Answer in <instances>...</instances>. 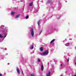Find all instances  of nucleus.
<instances>
[{"mask_svg":"<svg viewBox=\"0 0 76 76\" xmlns=\"http://www.w3.org/2000/svg\"><path fill=\"white\" fill-rule=\"evenodd\" d=\"M60 69H62L63 67V64H61L60 66Z\"/></svg>","mask_w":76,"mask_h":76,"instance_id":"obj_7","label":"nucleus"},{"mask_svg":"<svg viewBox=\"0 0 76 76\" xmlns=\"http://www.w3.org/2000/svg\"><path fill=\"white\" fill-rule=\"evenodd\" d=\"M43 67H44V66H43V65H42L41 66V69L42 71L43 70Z\"/></svg>","mask_w":76,"mask_h":76,"instance_id":"obj_8","label":"nucleus"},{"mask_svg":"<svg viewBox=\"0 0 76 76\" xmlns=\"http://www.w3.org/2000/svg\"><path fill=\"white\" fill-rule=\"evenodd\" d=\"M41 48H42V47H41Z\"/></svg>","mask_w":76,"mask_h":76,"instance_id":"obj_39","label":"nucleus"},{"mask_svg":"<svg viewBox=\"0 0 76 76\" xmlns=\"http://www.w3.org/2000/svg\"><path fill=\"white\" fill-rule=\"evenodd\" d=\"M55 41V39H53L50 42V44H51V43H53V42H54V41Z\"/></svg>","mask_w":76,"mask_h":76,"instance_id":"obj_11","label":"nucleus"},{"mask_svg":"<svg viewBox=\"0 0 76 76\" xmlns=\"http://www.w3.org/2000/svg\"><path fill=\"white\" fill-rule=\"evenodd\" d=\"M49 52L48 50H47L45 51L43 53H41V52H39L38 53L39 55H41L42 56H44V55H48Z\"/></svg>","mask_w":76,"mask_h":76,"instance_id":"obj_1","label":"nucleus"},{"mask_svg":"<svg viewBox=\"0 0 76 76\" xmlns=\"http://www.w3.org/2000/svg\"><path fill=\"white\" fill-rule=\"evenodd\" d=\"M39 50L40 51H43V48H40Z\"/></svg>","mask_w":76,"mask_h":76,"instance_id":"obj_12","label":"nucleus"},{"mask_svg":"<svg viewBox=\"0 0 76 76\" xmlns=\"http://www.w3.org/2000/svg\"><path fill=\"white\" fill-rule=\"evenodd\" d=\"M20 14H18V15H17L15 16V18H19V17L20 16Z\"/></svg>","mask_w":76,"mask_h":76,"instance_id":"obj_5","label":"nucleus"},{"mask_svg":"<svg viewBox=\"0 0 76 76\" xmlns=\"http://www.w3.org/2000/svg\"><path fill=\"white\" fill-rule=\"evenodd\" d=\"M67 61H69V59L67 60Z\"/></svg>","mask_w":76,"mask_h":76,"instance_id":"obj_32","label":"nucleus"},{"mask_svg":"<svg viewBox=\"0 0 76 76\" xmlns=\"http://www.w3.org/2000/svg\"><path fill=\"white\" fill-rule=\"evenodd\" d=\"M74 61V63H75V66H76V62L75 61Z\"/></svg>","mask_w":76,"mask_h":76,"instance_id":"obj_24","label":"nucleus"},{"mask_svg":"<svg viewBox=\"0 0 76 76\" xmlns=\"http://www.w3.org/2000/svg\"><path fill=\"white\" fill-rule=\"evenodd\" d=\"M70 40H72V39H70Z\"/></svg>","mask_w":76,"mask_h":76,"instance_id":"obj_37","label":"nucleus"},{"mask_svg":"<svg viewBox=\"0 0 76 76\" xmlns=\"http://www.w3.org/2000/svg\"><path fill=\"white\" fill-rule=\"evenodd\" d=\"M65 2H66H66H67V1H66Z\"/></svg>","mask_w":76,"mask_h":76,"instance_id":"obj_33","label":"nucleus"},{"mask_svg":"<svg viewBox=\"0 0 76 76\" xmlns=\"http://www.w3.org/2000/svg\"><path fill=\"white\" fill-rule=\"evenodd\" d=\"M38 10H37V12H38Z\"/></svg>","mask_w":76,"mask_h":76,"instance_id":"obj_38","label":"nucleus"},{"mask_svg":"<svg viewBox=\"0 0 76 76\" xmlns=\"http://www.w3.org/2000/svg\"><path fill=\"white\" fill-rule=\"evenodd\" d=\"M17 69V72L18 73V74H20V71L19 70V69L18 68V67H16Z\"/></svg>","mask_w":76,"mask_h":76,"instance_id":"obj_3","label":"nucleus"},{"mask_svg":"<svg viewBox=\"0 0 76 76\" xmlns=\"http://www.w3.org/2000/svg\"><path fill=\"white\" fill-rule=\"evenodd\" d=\"M1 26L2 27H4V26Z\"/></svg>","mask_w":76,"mask_h":76,"instance_id":"obj_26","label":"nucleus"},{"mask_svg":"<svg viewBox=\"0 0 76 76\" xmlns=\"http://www.w3.org/2000/svg\"><path fill=\"white\" fill-rule=\"evenodd\" d=\"M22 71V73L23 75V76L24 75V74H23V71H22V70H21Z\"/></svg>","mask_w":76,"mask_h":76,"instance_id":"obj_20","label":"nucleus"},{"mask_svg":"<svg viewBox=\"0 0 76 76\" xmlns=\"http://www.w3.org/2000/svg\"><path fill=\"white\" fill-rule=\"evenodd\" d=\"M14 14H15V12L12 11L11 13V15H14Z\"/></svg>","mask_w":76,"mask_h":76,"instance_id":"obj_10","label":"nucleus"},{"mask_svg":"<svg viewBox=\"0 0 76 76\" xmlns=\"http://www.w3.org/2000/svg\"><path fill=\"white\" fill-rule=\"evenodd\" d=\"M51 72L49 71L48 72L46 73V76H50V74Z\"/></svg>","mask_w":76,"mask_h":76,"instance_id":"obj_4","label":"nucleus"},{"mask_svg":"<svg viewBox=\"0 0 76 76\" xmlns=\"http://www.w3.org/2000/svg\"><path fill=\"white\" fill-rule=\"evenodd\" d=\"M41 20H40L38 21V22H37V23L38 25H39V22H40V21H41Z\"/></svg>","mask_w":76,"mask_h":76,"instance_id":"obj_14","label":"nucleus"},{"mask_svg":"<svg viewBox=\"0 0 76 76\" xmlns=\"http://www.w3.org/2000/svg\"><path fill=\"white\" fill-rule=\"evenodd\" d=\"M75 50H76V48H75Z\"/></svg>","mask_w":76,"mask_h":76,"instance_id":"obj_34","label":"nucleus"},{"mask_svg":"<svg viewBox=\"0 0 76 76\" xmlns=\"http://www.w3.org/2000/svg\"><path fill=\"white\" fill-rule=\"evenodd\" d=\"M4 32H7V30H5V31H4Z\"/></svg>","mask_w":76,"mask_h":76,"instance_id":"obj_25","label":"nucleus"},{"mask_svg":"<svg viewBox=\"0 0 76 76\" xmlns=\"http://www.w3.org/2000/svg\"><path fill=\"white\" fill-rule=\"evenodd\" d=\"M33 4V2H31L29 3V6H32Z\"/></svg>","mask_w":76,"mask_h":76,"instance_id":"obj_6","label":"nucleus"},{"mask_svg":"<svg viewBox=\"0 0 76 76\" xmlns=\"http://www.w3.org/2000/svg\"><path fill=\"white\" fill-rule=\"evenodd\" d=\"M2 76V74H0V76Z\"/></svg>","mask_w":76,"mask_h":76,"instance_id":"obj_27","label":"nucleus"},{"mask_svg":"<svg viewBox=\"0 0 76 76\" xmlns=\"http://www.w3.org/2000/svg\"><path fill=\"white\" fill-rule=\"evenodd\" d=\"M75 76H76V75H75Z\"/></svg>","mask_w":76,"mask_h":76,"instance_id":"obj_35","label":"nucleus"},{"mask_svg":"<svg viewBox=\"0 0 76 76\" xmlns=\"http://www.w3.org/2000/svg\"><path fill=\"white\" fill-rule=\"evenodd\" d=\"M16 0H13V1H16Z\"/></svg>","mask_w":76,"mask_h":76,"instance_id":"obj_31","label":"nucleus"},{"mask_svg":"<svg viewBox=\"0 0 76 76\" xmlns=\"http://www.w3.org/2000/svg\"><path fill=\"white\" fill-rule=\"evenodd\" d=\"M30 34L32 37H34V29H33V28L31 29Z\"/></svg>","mask_w":76,"mask_h":76,"instance_id":"obj_2","label":"nucleus"},{"mask_svg":"<svg viewBox=\"0 0 76 76\" xmlns=\"http://www.w3.org/2000/svg\"><path fill=\"white\" fill-rule=\"evenodd\" d=\"M70 45V43H67L65 44V46H69V45Z\"/></svg>","mask_w":76,"mask_h":76,"instance_id":"obj_9","label":"nucleus"},{"mask_svg":"<svg viewBox=\"0 0 76 76\" xmlns=\"http://www.w3.org/2000/svg\"><path fill=\"white\" fill-rule=\"evenodd\" d=\"M4 38H5V37H6V34H5V33H4Z\"/></svg>","mask_w":76,"mask_h":76,"instance_id":"obj_22","label":"nucleus"},{"mask_svg":"<svg viewBox=\"0 0 76 76\" xmlns=\"http://www.w3.org/2000/svg\"><path fill=\"white\" fill-rule=\"evenodd\" d=\"M1 49L2 50H3L4 51H5V50H6V48H1Z\"/></svg>","mask_w":76,"mask_h":76,"instance_id":"obj_18","label":"nucleus"},{"mask_svg":"<svg viewBox=\"0 0 76 76\" xmlns=\"http://www.w3.org/2000/svg\"><path fill=\"white\" fill-rule=\"evenodd\" d=\"M30 48L31 50H32V49H33V48Z\"/></svg>","mask_w":76,"mask_h":76,"instance_id":"obj_28","label":"nucleus"},{"mask_svg":"<svg viewBox=\"0 0 76 76\" xmlns=\"http://www.w3.org/2000/svg\"><path fill=\"white\" fill-rule=\"evenodd\" d=\"M38 62H40V61H41V59H39V58H38Z\"/></svg>","mask_w":76,"mask_h":76,"instance_id":"obj_16","label":"nucleus"},{"mask_svg":"<svg viewBox=\"0 0 76 76\" xmlns=\"http://www.w3.org/2000/svg\"><path fill=\"white\" fill-rule=\"evenodd\" d=\"M7 55H8V54H6V56H7Z\"/></svg>","mask_w":76,"mask_h":76,"instance_id":"obj_30","label":"nucleus"},{"mask_svg":"<svg viewBox=\"0 0 76 76\" xmlns=\"http://www.w3.org/2000/svg\"><path fill=\"white\" fill-rule=\"evenodd\" d=\"M34 13H36V12H34Z\"/></svg>","mask_w":76,"mask_h":76,"instance_id":"obj_36","label":"nucleus"},{"mask_svg":"<svg viewBox=\"0 0 76 76\" xmlns=\"http://www.w3.org/2000/svg\"><path fill=\"white\" fill-rule=\"evenodd\" d=\"M28 18H29V16L27 15L26 17V19H28Z\"/></svg>","mask_w":76,"mask_h":76,"instance_id":"obj_17","label":"nucleus"},{"mask_svg":"<svg viewBox=\"0 0 76 76\" xmlns=\"http://www.w3.org/2000/svg\"><path fill=\"white\" fill-rule=\"evenodd\" d=\"M0 38H3V36H1V34H0Z\"/></svg>","mask_w":76,"mask_h":76,"instance_id":"obj_23","label":"nucleus"},{"mask_svg":"<svg viewBox=\"0 0 76 76\" xmlns=\"http://www.w3.org/2000/svg\"><path fill=\"white\" fill-rule=\"evenodd\" d=\"M58 19H59V18H58Z\"/></svg>","mask_w":76,"mask_h":76,"instance_id":"obj_40","label":"nucleus"},{"mask_svg":"<svg viewBox=\"0 0 76 76\" xmlns=\"http://www.w3.org/2000/svg\"><path fill=\"white\" fill-rule=\"evenodd\" d=\"M40 34H41V33H40Z\"/></svg>","mask_w":76,"mask_h":76,"instance_id":"obj_41","label":"nucleus"},{"mask_svg":"<svg viewBox=\"0 0 76 76\" xmlns=\"http://www.w3.org/2000/svg\"><path fill=\"white\" fill-rule=\"evenodd\" d=\"M51 3V1L50 0H49L47 2L48 3Z\"/></svg>","mask_w":76,"mask_h":76,"instance_id":"obj_13","label":"nucleus"},{"mask_svg":"<svg viewBox=\"0 0 76 76\" xmlns=\"http://www.w3.org/2000/svg\"><path fill=\"white\" fill-rule=\"evenodd\" d=\"M59 7L60 8V9L61 8V4H59L58 5Z\"/></svg>","mask_w":76,"mask_h":76,"instance_id":"obj_15","label":"nucleus"},{"mask_svg":"<svg viewBox=\"0 0 76 76\" xmlns=\"http://www.w3.org/2000/svg\"><path fill=\"white\" fill-rule=\"evenodd\" d=\"M31 76H35V74H32L31 75Z\"/></svg>","mask_w":76,"mask_h":76,"instance_id":"obj_19","label":"nucleus"},{"mask_svg":"<svg viewBox=\"0 0 76 76\" xmlns=\"http://www.w3.org/2000/svg\"><path fill=\"white\" fill-rule=\"evenodd\" d=\"M31 48H34V46L33 45H31L30 46Z\"/></svg>","mask_w":76,"mask_h":76,"instance_id":"obj_21","label":"nucleus"},{"mask_svg":"<svg viewBox=\"0 0 76 76\" xmlns=\"http://www.w3.org/2000/svg\"><path fill=\"white\" fill-rule=\"evenodd\" d=\"M60 76H63V74H62V75H61Z\"/></svg>","mask_w":76,"mask_h":76,"instance_id":"obj_29","label":"nucleus"}]
</instances>
